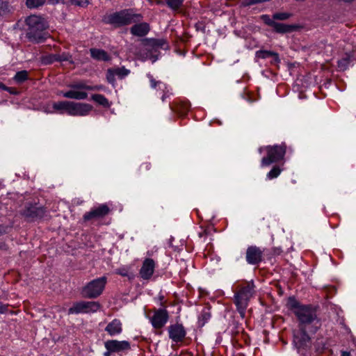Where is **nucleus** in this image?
Returning <instances> with one entry per match:
<instances>
[{"mask_svg":"<svg viewBox=\"0 0 356 356\" xmlns=\"http://www.w3.org/2000/svg\"><path fill=\"white\" fill-rule=\"evenodd\" d=\"M70 104H71V102H69V101L57 102H54L53 104V108L55 110L60 111V113H63L65 111L68 114Z\"/></svg>","mask_w":356,"mask_h":356,"instance_id":"obj_25","label":"nucleus"},{"mask_svg":"<svg viewBox=\"0 0 356 356\" xmlns=\"http://www.w3.org/2000/svg\"><path fill=\"white\" fill-rule=\"evenodd\" d=\"M169 338L175 343H182L186 336V330L181 323L170 325L168 328Z\"/></svg>","mask_w":356,"mask_h":356,"instance_id":"obj_11","label":"nucleus"},{"mask_svg":"<svg viewBox=\"0 0 356 356\" xmlns=\"http://www.w3.org/2000/svg\"><path fill=\"white\" fill-rule=\"evenodd\" d=\"M170 108L172 111L176 112L181 116L185 115L189 111L190 104L187 101H178L174 103L173 105L170 106Z\"/></svg>","mask_w":356,"mask_h":356,"instance_id":"obj_19","label":"nucleus"},{"mask_svg":"<svg viewBox=\"0 0 356 356\" xmlns=\"http://www.w3.org/2000/svg\"><path fill=\"white\" fill-rule=\"evenodd\" d=\"M115 73L113 68L108 69L106 72V80L109 83L114 84L115 82Z\"/></svg>","mask_w":356,"mask_h":356,"instance_id":"obj_35","label":"nucleus"},{"mask_svg":"<svg viewBox=\"0 0 356 356\" xmlns=\"http://www.w3.org/2000/svg\"><path fill=\"white\" fill-rule=\"evenodd\" d=\"M283 169L281 165H274L266 175L267 179L271 180L277 178L281 174Z\"/></svg>","mask_w":356,"mask_h":356,"instance_id":"obj_27","label":"nucleus"},{"mask_svg":"<svg viewBox=\"0 0 356 356\" xmlns=\"http://www.w3.org/2000/svg\"><path fill=\"white\" fill-rule=\"evenodd\" d=\"M152 169V164L149 161H145L140 164L138 172L140 175H146Z\"/></svg>","mask_w":356,"mask_h":356,"instance_id":"obj_30","label":"nucleus"},{"mask_svg":"<svg viewBox=\"0 0 356 356\" xmlns=\"http://www.w3.org/2000/svg\"><path fill=\"white\" fill-rule=\"evenodd\" d=\"M115 273L120 275L122 277H128L129 276V269L126 267H122L116 269Z\"/></svg>","mask_w":356,"mask_h":356,"instance_id":"obj_39","label":"nucleus"},{"mask_svg":"<svg viewBox=\"0 0 356 356\" xmlns=\"http://www.w3.org/2000/svg\"><path fill=\"white\" fill-rule=\"evenodd\" d=\"M58 61H72V56L67 52H63L61 54H58Z\"/></svg>","mask_w":356,"mask_h":356,"instance_id":"obj_38","label":"nucleus"},{"mask_svg":"<svg viewBox=\"0 0 356 356\" xmlns=\"http://www.w3.org/2000/svg\"><path fill=\"white\" fill-rule=\"evenodd\" d=\"M29 79V72L26 70H22L17 72L13 79L17 83H22Z\"/></svg>","mask_w":356,"mask_h":356,"instance_id":"obj_28","label":"nucleus"},{"mask_svg":"<svg viewBox=\"0 0 356 356\" xmlns=\"http://www.w3.org/2000/svg\"><path fill=\"white\" fill-rule=\"evenodd\" d=\"M115 75L120 79H123L129 74L130 70L126 69L124 67L113 68Z\"/></svg>","mask_w":356,"mask_h":356,"instance_id":"obj_33","label":"nucleus"},{"mask_svg":"<svg viewBox=\"0 0 356 356\" xmlns=\"http://www.w3.org/2000/svg\"><path fill=\"white\" fill-rule=\"evenodd\" d=\"M159 300H160V301H161V305L162 307H163V308H165V302H163V296H161L159 297Z\"/></svg>","mask_w":356,"mask_h":356,"instance_id":"obj_42","label":"nucleus"},{"mask_svg":"<svg viewBox=\"0 0 356 356\" xmlns=\"http://www.w3.org/2000/svg\"><path fill=\"white\" fill-rule=\"evenodd\" d=\"M8 305L0 302V314L6 313L8 310Z\"/></svg>","mask_w":356,"mask_h":356,"instance_id":"obj_41","label":"nucleus"},{"mask_svg":"<svg viewBox=\"0 0 356 356\" xmlns=\"http://www.w3.org/2000/svg\"><path fill=\"white\" fill-rule=\"evenodd\" d=\"M90 51L92 58L95 60L108 61L111 58L107 52L103 49L92 48Z\"/></svg>","mask_w":356,"mask_h":356,"instance_id":"obj_23","label":"nucleus"},{"mask_svg":"<svg viewBox=\"0 0 356 356\" xmlns=\"http://www.w3.org/2000/svg\"><path fill=\"white\" fill-rule=\"evenodd\" d=\"M105 331L108 332L110 336H115L120 334L122 331V323L118 319H113L109 323L105 328Z\"/></svg>","mask_w":356,"mask_h":356,"instance_id":"obj_20","label":"nucleus"},{"mask_svg":"<svg viewBox=\"0 0 356 356\" xmlns=\"http://www.w3.org/2000/svg\"><path fill=\"white\" fill-rule=\"evenodd\" d=\"M71 90L63 92L60 91L58 95H62L63 97L76 99L83 100L87 99L88 93L84 90H104V86L102 85L90 86L88 85L86 81H81L79 82L73 83L69 85Z\"/></svg>","mask_w":356,"mask_h":356,"instance_id":"obj_4","label":"nucleus"},{"mask_svg":"<svg viewBox=\"0 0 356 356\" xmlns=\"http://www.w3.org/2000/svg\"><path fill=\"white\" fill-rule=\"evenodd\" d=\"M264 251L256 245L248 246L245 252V260L248 264L258 265L263 259Z\"/></svg>","mask_w":356,"mask_h":356,"instance_id":"obj_12","label":"nucleus"},{"mask_svg":"<svg viewBox=\"0 0 356 356\" xmlns=\"http://www.w3.org/2000/svg\"><path fill=\"white\" fill-rule=\"evenodd\" d=\"M286 145L282 143L280 145H267L259 148V152L265 151L266 156L261 161V167L268 166L273 163L282 161L286 152Z\"/></svg>","mask_w":356,"mask_h":356,"instance_id":"obj_6","label":"nucleus"},{"mask_svg":"<svg viewBox=\"0 0 356 356\" xmlns=\"http://www.w3.org/2000/svg\"><path fill=\"white\" fill-rule=\"evenodd\" d=\"M301 330L302 332L300 333V336L298 334L294 335V342L298 346L299 348L305 346L310 339L309 335L305 331V329Z\"/></svg>","mask_w":356,"mask_h":356,"instance_id":"obj_24","label":"nucleus"},{"mask_svg":"<svg viewBox=\"0 0 356 356\" xmlns=\"http://www.w3.org/2000/svg\"><path fill=\"white\" fill-rule=\"evenodd\" d=\"M60 1V0H47V3H49V4H57L58 2Z\"/></svg>","mask_w":356,"mask_h":356,"instance_id":"obj_43","label":"nucleus"},{"mask_svg":"<svg viewBox=\"0 0 356 356\" xmlns=\"http://www.w3.org/2000/svg\"><path fill=\"white\" fill-rule=\"evenodd\" d=\"M26 37L29 41L40 43L47 38L45 30L48 27L46 20L41 16L33 15L29 16L26 20Z\"/></svg>","mask_w":356,"mask_h":356,"instance_id":"obj_2","label":"nucleus"},{"mask_svg":"<svg viewBox=\"0 0 356 356\" xmlns=\"http://www.w3.org/2000/svg\"><path fill=\"white\" fill-rule=\"evenodd\" d=\"M104 346L106 350L113 353H120L131 348L130 343L127 341L108 340L105 342Z\"/></svg>","mask_w":356,"mask_h":356,"instance_id":"obj_16","label":"nucleus"},{"mask_svg":"<svg viewBox=\"0 0 356 356\" xmlns=\"http://www.w3.org/2000/svg\"><path fill=\"white\" fill-rule=\"evenodd\" d=\"M287 307L296 316L300 330L306 329L307 326L315 321L318 322L316 310L311 305H302L295 298L288 299Z\"/></svg>","mask_w":356,"mask_h":356,"instance_id":"obj_1","label":"nucleus"},{"mask_svg":"<svg viewBox=\"0 0 356 356\" xmlns=\"http://www.w3.org/2000/svg\"><path fill=\"white\" fill-rule=\"evenodd\" d=\"M46 2V0H26V6L30 8H37L42 6Z\"/></svg>","mask_w":356,"mask_h":356,"instance_id":"obj_31","label":"nucleus"},{"mask_svg":"<svg viewBox=\"0 0 356 356\" xmlns=\"http://www.w3.org/2000/svg\"><path fill=\"white\" fill-rule=\"evenodd\" d=\"M92 106L89 104L71 102L68 115L73 116H85L92 111Z\"/></svg>","mask_w":356,"mask_h":356,"instance_id":"obj_14","label":"nucleus"},{"mask_svg":"<svg viewBox=\"0 0 356 356\" xmlns=\"http://www.w3.org/2000/svg\"><path fill=\"white\" fill-rule=\"evenodd\" d=\"M100 305L97 302L80 301L75 302L68 309V314H77L80 313H94L99 309Z\"/></svg>","mask_w":356,"mask_h":356,"instance_id":"obj_10","label":"nucleus"},{"mask_svg":"<svg viewBox=\"0 0 356 356\" xmlns=\"http://www.w3.org/2000/svg\"><path fill=\"white\" fill-rule=\"evenodd\" d=\"M106 283L107 277L105 276L89 282L81 290L83 297L87 298H96L99 297L102 294Z\"/></svg>","mask_w":356,"mask_h":356,"instance_id":"obj_8","label":"nucleus"},{"mask_svg":"<svg viewBox=\"0 0 356 356\" xmlns=\"http://www.w3.org/2000/svg\"><path fill=\"white\" fill-rule=\"evenodd\" d=\"M291 15L287 13H277L273 15L274 19L286 20L290 17Z\"/></svg>","mask_w":356,"mask_h":356,"instance_id":"obj_37","label":"nucleus"},{"mask_svg":"<svg viewBox=\"0 0 356 356\" xmlns=\"http://www.w3.org/2000/svg\"><path fill=\"white\" fill-rule=\"evenodd\" d=\"M142 15L131 10H123L114 13L107 17V22L115 27L126 26L140 21Z\"/></svg>","mask_w":356,"mask_h":356,"instance_id":"obj_7","label":"nucleus"},{"mask_svg":"<svg viewBox=\"0 0 356 356\" xmlns=\"http://www.w3.org/2000/svg\"><path fill=\"white\" fill-rule=\"evenodd\" d=\"M56 61H58V54H49L42 57V62L44 64H51Z\"/></svg>","mask_w":356,"mask_h":356,"instance_id":"obj_34","label":"nucleus"},{"mask_svg":"<svg viewBox=\"0 0 356 356\" xmlns=\"http://www.w3.org/2000/svg\"><path fill=\"white\" fill-rule=\"evenodd\" d=\"M149 31V27L147 23H140L134 25L131 28V33L134 35L143 37L145 36Z\"/></svg>","mask_w":356,"mask_h":356,"instance_id":"obj_21","label":"nucleus"},{"mask_svg":"<svg viewBox=\"0 0 356 356\" xmlns=\"http://www.w3.org/2000/svg\"><path fill=\"white\" fill-rule=\"evenodd\" d=\"M72 3L79 6H87L88 3V1L87 0H71Z\"/></svg>","mask_w":356,"mask_h":356,"instance_id":"obj_40","label":"nucleus"},{"mask_svg":"<svg viewBox=\"0 0 356 356\" xmlns=\"http://www.w3.org/2000/svg\"><path fill=\"white\" fill-rule=\"evenodd\" d=\"M255 286L252 281L243 282L236 286L234 293V304L241 317L245 316V310L250 300L255 293Z\"/></svg>","mask_w":356,"mask_h":356,"instance_id":"obj_3","label":"nucleus"},{"mask_svg":"<svg viewBox=\"0 0 356 356\" xmlns=\"http://www.w3.org/2000/svg\"><path fill=\"white\" fill-rule=\"evenodd\" d=\"M211 318V314L209 312L203 311L199 318V323L203 326Z\"/></svg>","mask_w":356,"mask_h":356,"instance_id":"obj_36","label":"nucleus"},{"mask_svg":"<svg viewBox=\"0 0 356 356\" xmlns=\"http://www.w3.org/2000/svg\"><path fill=\"white\" fill-rule=\"evenodd\" d=\"M149 313H152V315L148 316V318L155 330L162 329L169 320V313L166 308H154Z\"/></svg>","mask_w":356,"mask_h":356,"instance_id":"obj_9","label":"nucleus"},{"mask_svg":"<svg viewBox=\"0 0 356 356\" xmlns=\"http://www.w3.org/2000/svg\"><path fill=\"white\" fill-rule=\"evenodd\" d=\"M110 211V209L106 204H100L92 209L83 215V220L89 221L92 219H99L106 216Z\"/></svg>","mask_w":356,"mask_h":356,"instance_id":"obj_15","label":"nucleus"},{"mask_svg":"<svg viewBox=\"0 0 356 356\" xmlns=\"http://www.w3.org/2000/svg\"><path fill=\"white\" fill-rule=\"evenodd\" d=\"M150 86L152 88L157 89L161 91V100H165L168 98L171 95V89L163 82L160 81H156L152 76H149Z\"/></svg>","mask_w":356,"mask_h":356,"instance_id":"obj_18","label":"nucleus"},{"mask_svg":"<svg viewBox=\"0 0 356 356\" xmlns=\"http://www.w3.org/2000/svg\"><path fill=\"white\" fill-rule=\"evenodd\" d=\"M155 266V261L152 259H145L139 271L141 278L143 280H149L154 274Z\"/></svg>","mask_w":356,"mask_h":356,"instance_id":"obj_17","label":"nucleus"},{"mask_svg":"<svg viewBox=\"0 0 356 356\" xmlns=\"http://www.w3.org/2000/svg\"><path fill=\"white\" fill-rule=\"evenodd\" d=\"M261 18L266 25L273 27L277 33H286L292 31L293 29V26L276 22L273 18L271 19L268 15H263Z\"/></svg>","mask_w":356,"mask_h":356,"instance_id":"obj_13","label":"nucleus"},{"mask_svg":"<svg viewBox=\"0 0 356 356\" xmlns=\"http://www.w3.org/2000/svg\"><path fill=\"white\" fill-rule=\"evenodd\" d=\"M12 10L9 1L8 0H0V15H4Z\"/></svg>","mask_w":356,"mask_h":356,"instance_id":"obj_29","label":"nucleus"},{"mask_svg":"<svg viewBox=\"0 0 356 356\" xmlns=\"http://www.w3.org/2000/svg\"><path fill=\"white\" fill-rule=\"evenodd\" d=\"M91 99L99 105H101L105 108L110 106L109 102L106 97L101 94H95L91 96Z\"/></svg>","mask_w":356,"mask_h":356,"instance_id":"obj_26","label":"nucleus"},{"mask_svg":"<svg viewBox=\"0 0 356 356\" xmlns=\"http://www.w3.org/2000/svg\"><path fill=\"white\" fill-rule=\"evenodd\" d=\"M113 351H109L108 350H106V352L104 353V356H111Z\"/></svg>","mask_w":356,"mask_h":356,"instance_id":"obj_45","label":"nucleus"},{"mask_svg":"<svg viewBox=\"0 0 356 356\" xmlns=\"http://www.w3.org/2000/svg\"><path fill=\"white\" fill-rule=\"evenodd\" d=\"M275 254H280V250H277H277H275Z\"/></svg>","mask_w":356,"mask_h":356,"instance_id":"obj_46","label":"nucleus"},{"mask_svg":"<svg viewBox=\"0 0 356 356\" xmlns=\"http://www.w3.org/2000/svg\"><path fill=\"white\" fill-rule=\"evenodd\" d=\"M256 56L259 58L266 59L269 57H273L272 63L277 64L280 62L278 54L267 50H259L256 52Z\"/></svg>","mask_w":356,"mask_h":356,"instance_id":"obj_22","label":"nucleus"},{"mask_svg":"<svg viewBox=\"0 0 356 356\" xmlns=\"http://www.w3.org/2000/svg\"><path fill=\"white\" fill-rule=\"evenodd\" d=\"M341 356H350V353L348 351H342Z\"/></svg>","mask_w":356,"mask_h":356,"instance_id":"obj_44","label":"nucleus"},{"mask_svg":"<svg viewBox=\"0 0 356 356\" xmlns=\"http://www.w3.org/2000/svg\"><path fill=\"white\" fill-rule=\"evenodd\" d=\"M165 2L172 10H177L182 6L184 0H165Z\"/></svg>","mask_w":356,"mask_h":356,"instance_id":"obj_32","label":"nucleus"},{"mask_svg":"<svg viewBox=\"0 0 356 356\" xmlns=\"http://www.w3.org/2000/svg\"><path fill=\"white\" fill-rule=\"evenodd\" d=\"M19 213L26 221L34 222L46 215L47 208L37 199L26 200Z\"/></svg>","mask_w":356,"mask_h":356,"instance_id":"obj_5","label":"nucleus"},{"mask_svg":"<svg viewBox=\"0 0 356 356\" xmlns=\"http://www.w3.org/2000/svg\"><path fill=\"white\" fill-rule=\"evenodd\" d=\"M3 87V84L0 82V88Z\"/></svg>","mask_w":356,"mask_h":356,"instance_id":"obj_47","label":"nucleus"}]
</instances>
